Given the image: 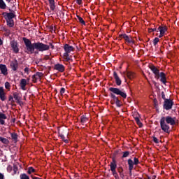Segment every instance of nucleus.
<instances>
[{
	"label": "nucleus",
	"mask_w": 179,
	"mask_h": 179,
	"mask_svg": "<svg viewBox=\"0 0 179 179\" xmlns=\"http://www.w3.org/2000/svg\"><path fill=\"white\" fill-rule=\"evenodd\" d=\"M13 96L16 101H19L22 99L20 94L17 92H13Z\"/></svg>",
	"instance_id": "27"
},
{
	"label": "nucleus",
	"mask_w": 179,
	"mask_h": 179,
	"mask_svg": "<svg viewBox=\"0 0 179 179\" xmlns=\"http://www.w3.org/2000/svg\"><path fill=\"white\" fill-rule=\"evenodd\" d=\"M13 98L14 97L12 95H10L8 98L9 101H11V103H14L15 100H13Z\"/></svg>",
	"instance_id": "45"
},
{
	"label": "nucleus",
	"mask_w": 179,
	"mask_h": 179,
	"mask_svg": "<svg viewBox=\"0 0 179 179\" xmlns=\"http://www.w3.org/2000/svg\"><path fill=\"white\" fill-rule=\"evenodd\" d=\"M2 15L3 16L5 20L14 19L15 16H16V15H15V13L13 12H10V13L3 12L2 13Z\"/></svg>",
	"instance_id": "9"
},
{
	"label": "nucleus",
	"mask_w": 179,
	"mask_h": 179,
	"mask_svg": "<svg viewBox=\"0 0 179 179\" xmlns=\"http://www.w3.org/2000/svg\"><path fill=\"white\" fill-rule=\"evenodd\" d=\"M134 120L137 124V125H138L139 128H142L143 127V124H142V122H141V120H139V117H135Z\"/></svg>",
	"instance_id": "28"
},
{
	"label": "nucleus",
	"mask_w": 179,
	"mask_h": 179,
	"mask_svg": "<svg viewBox=\"0 0 179 179\" xmlns=\"http://www.w3.org/2000/svg\"><path fill=\"white\" fill-rule=\"evenodd\" d=\"M6 22L8 27H13V26H15V21L13 20V19L6 20Z\"/></svg>",
	"instance_id": "23"
},
{
	"label": "nucleus",
	"mask_w": 179,
	"mask_h": 179,
	"mask_svg": "<svg viewBox=\"0 0 179 179\" xmlns=\"http://www.w3.org/2000/svg\"><path fill=\"white\" fill-rule=\"evenodd\" d=\"M7 170H8V171H12V166H8L7 167Z\"/></svg>",
	"instance_id": "51"
},
{
	"label": "nucleus",
	"mask_w": 179,
	"mask_h": 179,
	"mask_svg": "<svg viewBox=\"0 0 179 179\" xmlns=\"http://www.w3.org/2000/svg\"><path fill=\"white\" fill-rule=\"evenodd\" d=\"M113 78L115 80L117 86H121V85L122 84V81L121 80V78H120V76H118V74L115 71L113 72Z\"/></svg>",
	"instance_id": "12"
},
{
	"label": "nucleus",
	"mask_w": 179,
	"mask_h": 179,
	"mask_svg": "<svg viewBox=\"0 0 179 179\" xmlns=\"http://www.w3.org/2000/svg\"><path fill=\"white\" fill-rule=\"evenodd\" d=\"M31 173H36V169H34V168L31 166V167L28 168L27 173L31 174Z\"/></svg>",
	"instance_id": "35"
},
{
	"label": "nucleus",
	"mask_w": 179,
	"mask_h": 179,
	"mask_svg": "<svg viewBox=\"0 0 179 179\" xmlns=\"http://www.w3.org/2000/svg\"><path fill=\"white\" fill-rule=\"evenodd\" d=\"M126 75L128 79L130 80H132L136 78V74L133 71H127Z\"/></svg>",
	"instance_id": "17"
},
{
	"label": "nucleus",
	"mask_w": 179,
	"mask_h": 179,
	"mask_svg": "<svg viewBox=\"0 0 179 179\" xmlns=\"http://www.w3.org/2000/svg\"><path fill=\"white\" fill-rule=\"evenodd\" d=\"M0 142L3 143L4 145H9V140L2 136H0Z\"/></svg>",
	"instance_id": "29"
},
{
	"label": "nucleus",
	"mask_w": 179,
	"mask_h": 179,
	"mask_svg": "<svg viewBox=\"0 0 179 179\" xmlns=\"http://www.w3.org/2000/svg\"><path fill=\"white\" fill-rule=\"evenodd\" d=\"M173 106H174V101L170 99H165L163 104V108L164 110H166V111H169V110H171L173 108Z\"/></svg>",
	"instance_id": "6"
},
{
	"label": "nucleus",
	"mask_w": 179,
	"mask_h": 179,
	"mask_svg": "<svg viewBox=\"0 0 179 179\" xmlns=\"http://www.w3.org/2000/svg\"><path fill=\"white\" fill-rule=\"evenodd\" d=\"M80 121L82 124H85V122L87 121V117H86V115H82L80 117Z\"/></svg>",
	"instance_id": "32"
},
{
	"label": "nucleus",
	"mask_w": 179,
	"mask_h": 179,
	"mask_svg": "<svg viewBox=\"0 0 179 179\" xmlns=\"http://www.w3.org/2000/svg\"><path fill=\"white\" fill-rule=\"evenodd\" d=\"M109 92H110V97L112 99L111 104H116L117 107H121L122 104H121V101L117 96H120L122 99H127V92L124 89L110 87Z\"/></svg>",
	"instance_id": "2"
},
{
	"label": "nucleus",
	"mask_w": 179,
	"mask_h": 179,
	"mask_svg": "<svg viewBox=\"0 0 179 179\" xmlns=\"http://www.w3.org/2000/svg\"><path fill=\"white\" fill-rule=\"evenodd\" d=\"M6 2H8V3H9V2H10V0H6Z\"/></svg>",
	"instance_id": "59"
},
{
	"label": "nucleus",
	"mask_w": 179,
	"mask_h": 179,
	"mask_svg": "<svg viewBox=\"0 0 179 179\" xmlns=\"http://www.w3.org/2000/svg\"><path fill=\"white\" fill-rule=\"evenodd\" d=\"M119 38H124V34L119 35Z\"/></svg>",
	"instance_id": "54"
},
{
	"label": "nucleus",
	"mask_w": 179,
	"mask_h": 179,
	"mask_svg": "<svg viewBox=\"0 0 179 179\" xmlns=\"http://www.w3.org/2000/svg\"><path fill=\"white\" fill-rule=\"evenodd\" d=\"M11 139L15 143H16L18 141L19 136L15 132L10 133Z\"/></svg>",
	"instance_id": "19"
},
{
	"label": "nucleus",
	"mask_w": 179,
	"mask_h": 179,
	"mask_svg": "<svg viewBox=\"0 0 179 179\" xmlns=\"http://www.w3.org/2000/svg\"><path fill=\"white\" fill-rule=\"evenodd\" d=\"M54 69L58 71L59 72H64L65 71V66L61 64H57L54 66Z\"/></svg>",
	"instance_id": "14"
},
{
	"label": "nucleus",
	"mask_w": 179,
	"mask_h": 179,
	"mask_svg": "<svg viewBox=\"0 0 179 179\" xmlns=\"http://www.w3.org/2000/svg\"><path fill=\"white\" fill-rule=\"evenodd\" d=\"M163 36H164V34H162V32H160V34L159 35V38H162V37H163Z\"/></svg>",
	"instance_id": "53"
},
{
	"label": "nucleus",
	"mask_w": 179,
	"mask_h": 179,
	"mask_svg": "<svg viewBox=\"0 0 179 179\" xmlns=\"http://www.w3.org/2000/svg\"><path fill=\"white\" fill-rule=\"evenodd\" d=\"M49 45L50 46V48H52V50H54V45H52L51 43H49Z\"/></svg>",
	"instance_id": "52"
},
{
	"label": "nucleus",
	"mask_w": 179,
	"mask_h": 179,
	"mask_svg": "<svg viewBox=\"0 0 179 179\" xmlns=\"http://www.w3.org/2000/svg\"><path fill=\"white\" fill-rule=\"evenodd\" d=\"M0 179H5V175L0 172Z\"/></svg>",
	"instance_id": "49"
},
{
	"label": "nucleus",
	"mask_w": 179,
	"mask_h": 179,
	"mask_svg": "<svg viewBox=\"0 0 179 179\" xmlns=\"http://www.w3.org/2000/svg\"><path fill=\"white\" fill-rule=\"evenodd\" d=\"M5 94L3 87H0V99L1 101H5L6 100V96Z\"/></svg>",
	"instance_id": "15"
},
{
	"label": "nucleus",
	"mask_w": 179,
	"mask_h": 179,
	"mask_svg": "<svg viewBox=\"0 0 179 179\" xmlns=\"http://www.w3.org/2000/svg\"><path fill=\"white\" fill-rule=\"evenodd\" d=\"M36 76H38L40 79V78H43L44 76V74L41 72H36L35 73Z\"/></svg>",
	"instance_id": "39"
},
{
	"label": "nucleus",
	"mask_w": 179,
	"mask_h": 179,
	"mask_svg": "<svg viewBox=\"0 0 179 179\" xmlns=\"http://www.w3.org/2000/svg\"><path fill=\"white\" fill-rule=\"evenodd\" d=\"M152 141L153 142H155V143H159V140L155 137V136H153L152 137Z\"/></svg>",
	"instance_id": "46"
},
{
	"label": "nucleus",
	"mask_w": 179,
	"mask_h": 179,
	"mask_svg": "<svg viewBox=\"0 0 179 179\" xmlns=\"http://www.w3.org/2000/svg\"><path fill=\"white\" fill-rule=\"evenodd\" d=\"M24 73H25L27 75H29V71H30V69H29V67H25V69H24Z\"/></svg>",
	"instance_id": "42"
},
{
	"label": "nucleus",
	"mask_w": 179,
	"mask_h": 179,
	"mask_svg": "<svg viewBox=\"0 0 179 179\" xmlns=\"http://www.w3.org/2000/svg\"><path fill=\"white\" fill-rule=\"evenodd\" d=\"M77 18L78 19V22L80 23H81V24H83V26H86V22H85V20H83V18H82V17L79 16V15H76Z\"/></svg>",
	"instance_id": "30"
},
{
	"label": "nucleus",
	"mask_w": 179,
	"mask_h": 179,
	"mask_svg": "<svg viewBox=\"0 0 179 179\" xmlns=\"http://www.w3.org/2000/svg\"><path fill=\"white\" fill-rule=\"evenodd\" d=\"M155 178H152V179H155Z\"/></svg>",
	"instance_id": "61"
},
{
	"label": "nucleus",
	"mask_w": 179,
	"mask_h": 179,
	"mask_svg": "<svg viewBox=\"0 0 179 179\" xmlns=\"http://www.w3.org/2000/svg\"><path fill=\"white\" fill-rule=\"evenodd\" d=\"M10 45L15 54L19 53V43L17 41L13 40L10 42Z\"/></svg>",
	"instance_id": "7"
},
{
	"label": "nucleus",
	"mask_w": 179,
	"mask_h": 179,
	"mask_svg": "<svg viewBox=\"0 0 179 179\" xmlns=\"http://www.w3.org/2000/svg\"><path fill=\"white\" fill-rule=\"evenodd\" d=\"M10 68H11L12 71H17V69L19 68V62L17 59H14L10 62Z\"/></svg>",
	"instance_id": "10"
},
{
	"label": "nucleus",
	"mask_w": 179,
	"mask_h": 179,
	"mask_svg": "<svg viewBox=\"0 0 179 179\" xmlns=\"http://www.w3.org/2000/svg\"><path fill=\"white\" fill-rule=\"evenodd\" d=\"M159 39L158 37L155 38L153 40V45L155 46L157 45V43H159Z\"/></svg>",
	"instance_id": "38"
},
{
	"label": "nucleus",
	"mask_w": 179,
	"mask_h": 179,
	"mask_svg": "<svg viewBox=\"0 0 179 179\" xmlns=\"http://www.w3.org/2000/svg\"><path fill=\"white\" fill-rule=\"evenodd\" d=\"M16 103H17V104H19L20 106H23V102L20 100H19L18 101H16Z\"/></svg>",
	"instance_id": "50"
},
{
	"label": "nucleus",
	"mask_w": 179,
	"mask_h": 179,
	"mask_svg": "<svg viewBox=\"0 0 179 179\" xmlns=\"http://www.w3.org/2000/svg\"><path fill=\"white\" fill-rule=\"evenodd\" d=\"M161 96H162V99H163V100H164V101L166 100H169V99H166V93H164V92H162L161 93Z\"/></svg>",
	"instance_id": "40"
},
{
	"label": "nucleus",
	"mask_w": 179,
	"mask_h": 179,
	"mask_svg": "<svg viewBox=\"0 0 179 179\" xmlns=\"http://www.w3.org/2000/svg\"><path fill=\"white\" fill-rule=\"evenodd\" d=\"M10 13L13 12V13H15V11H13L12 9H9Z\"/></svg>",
	"instance_id": "57"
},
{
	"label": "nucleus",
	"mask_w": 179,
	"mask_h": 179,
	"mask_svg": "<svg viewBox=\"0 0 179 179\" xmlns=\"http://www.w3.org/2000/svg\"><path fill=\"white\" fill-rule=\"evenodd\" d=\"M5 88L7 89V90H10V83H9V82L5 83Z\"/></svg>",
	"instance_id": "37"
},
{
	"label": "nucleus",
	"mask_w": 179,
	"mask_h": 179,
	"mask_svg": "<svg viewBox=\"0 0 179 179\" xmlns=\"http://www.w3.org/2000/svg\"><path fill=\"white\" fill-rule=\"evenodd\" d=\"M76 3H78V5H83L82 0H76Z\"/></svg>",
	"instance_id": "47"
},
{
	"label": "nucleus",
	"mask_w": 179,
	"mask_h": 179,
	"mask_svg": "<svg viewBox=\"0 0 179 179\" xmlns=\"http://www.w3.org/2000/svg\"><path fill=\"white\" fill-rule=\"evenodd\" d=\"M22 41H24L25 45V52L27 54H38V52H43V51H48L50 50V45H45L41 42H36L31 43V41L27 38H22ZM36 50L37 51H36Z\"/></svg>",
	"instance_id": "1"
},
{
	"label": "nucleus",
	"mask_w": 179,
	"mask_h": 179,
	"mask_svg": "<svg viewBox=\"0 0 179 179\" xmlns=\"http://www.w3.org/2000/svg\"><path fill=\"white\" fill-rule=\"evenodd\" d=\"M122 153H123V155L122 156V159H124L125 157H128V156H129V155L131 154V152H129V151H124Z\"/></svg>",
	"instance_id": "34"
},
{
	"label": "nucleus",
	"mask_w": 179,
	"mask_h": 179,
	"mask_svg": "<svg viewBox=\"0 0 179 179\" xmlns=\"http://www.w3.org/2000/svg\"><path fill=\"white\" fill-rule=\"evenodd\" d=\"M133 163H134V166H138L139 164V163H141V162H139V159L137 157H134Z\"/></svg>",
	"instance_id": "36"
},
{
	"label": "nucleus",
	"mask_w": 179,
	"mask_h": 179,
	"mask_svg": "<svg viewBox=\"0 0 179 179\" xmlns=\"http://www.w3.org/2000/svg\"><path fill=\"white\" fill-rule=\"evenodd\" d=\"M149 68L152 71V73H154L155 79L159 80L160 70H159V69H157L155 65H150L149 66Z\"/></svg>",
	"instance_id": "8"
},
{
	"label": "nucleus",
	"mask_w": 179,
	"mask_h": 179,
	"mask_svg": "<svg viewBox=\"0 0 179 179\" xmlns=\"http://www.w3.org/2000/svg\"><path fill=\"white\" fill-rule=\"evenodd\" d=\"M65 52L63 54V58H64L65 61L66 62H69V61H73L71 57H69L70 52H72V51H75V48L70 45L68 43H66L63 47Z\"/></svg>",
	"instance_id": "4"
},
{
	"label": "nucleus",
	"mask_w": 179,
	"mask_h": 179,
	"mask_svg": "<svg viewBox=\"0 0 179 179\" xmlns=\"http://www.w3.org/2000/svg\"><path fill=\"white\" fill-rule=\"evenodd\" d=\"M50 3V10H55V1L48 0Z\"/></svg>",
	"instance_id": "24"
},
{
	"label": "nucleus",
	"mask_w": 179,
	"mask_h": 179,
	"mask_svg": "<svg viewBox=\"0 0 179 179\" xmlns=\"http://www.w3.org/2000/svg\"><path fill=\"white\" fill-rule=\"evenodd\" d=\"M2 44H3V41L2 39H1V38H0V45H2Z\"/></svg>",
	"instance_id": "55"
},
{
	"label": "nucleus",
	"mask_w": 179,
	"mask_h": 179,
	"mask_svg": "<svg viewBox=\"0 0 179 179\" xmlns=\"http://www.w3.org/2000/svg\"><path fill=\"white\" fill-rule=\"evenodd\" d=\"M127 163L129 165V175L132 176V170H134V166H135V164H134V161L131 159H129L127 160Z\"/></svg>",
	"instance_id": "13"
},
{
	"label": "nucleus",
	"mask_w": 179,
	"mask_h": 179,
	"mask_svg": "<svg viewBox=\"0 0 179 179\" xmlns=\"http://www.w3.org/2000/svg\"><path fill=\"white\" fill-rule=\"evenodd\" d=\"M147 179H152V178H151L150 177H149V176H148Z\"/></svg>",
	"instance_id": "60"
},
{
	"label": "nucleus",
	"mask_w": 179,
	"mask_h": 179,
	"mask_svg": "<svg viewBox=\"0 0 179 179\" xmlns=\"http://www.w3.org/2000/svg\"><path fill=\"white\" fill-rule=\"evenodd\" d=\"M158 79H160V82H162L164 85H166V83H167L166 73H164V72H161L158 74Z\"/></svg>",
	"instance_id": "11"
},
{
	"label": "nucleus",
	"mask_w": 179,
	"mask_h": 179,
	"mask_svg": "<svg viewBox=\"0 0 179 179\" xmlns=\"http://www.w3.org/2000/svg\"><path fill=\"white\" fill-rule=\"evenodd\" d=\"M158 31H159L162 34H165L166 31H167V27H166V26H159L158 27Z\"/></svg>",
	"instance_id": "21"
},
{
	"label": "nucleus",
	"mask_w": 179,
	"mask_h": 179,
	"mask_svg": "<svg viewBox=\"0 0 179 179\" xmlns=\"http://www.w3.org/2000/svg\"><path fill=\"white\" fill-rule=\"evenodd\" d=\"M17 166H13V176H15V174H16V173H17Z\"/></svg>",
	"instance_id": "44"
},
{
	"label": "nucleus",
	"mask_w": 179,
	"mask_h": 179,
	"mask_svg": "<svg viewBox=\"0 0 179 179\" xmlns=\"http://www.w3.org/2000/svg\"><path fill=\"white\" fill-rule=\"evenodd\" d=\"M1 30H3V31H6V32L9 31V29H6L5 27H1Z\"/></svg>",
	"instance_id": "48"
},
{
	"label": "nucleus",
	"mask_w": 179,
	"mask_h": 179,
	"mask_svg": "<svg viewBox=\"0 0 179 179\" xmlns=\"http://www.w3.org/2000/svg\"><path fill=\"white\" fill-rule=\"evenodd\" d=\"M131 44H135V41L132 40L131 38Z\"/></svg>",
	"instance_id": "56"
},
{
	"label": "nucleus",
	"mask_w": 179,
	"mask_h": 179,
	"mask_svg": "<svg viewBox=\"0 0 179 179\" xmlns=\"http://www.w3.org/2000/svg\"><path fill=\"white\" fill-rule=\"evenodd\" d=\"M38 79L39 78L37 76H36V74L32 76V82L34 83H37V80H38Z\"/></svg>",
	"instance_id": "33"
},
{
	"label": "nucleus",
	"mask_w": 179,
	"mask_h": 179,
	"mask_svg": "<svg viewBox=\"0 0 179 179\" xmlns=\"http://www.w3.org/2000/svg\"><path fill=\"white\" fill-rule=\"evenodd\" d=\"M123 38L125 40V41L127 43V44H131V42H132V38H129L127 34H123Z\"/></svg>",
	"instance_id": "22"
},
{
	"label": "nucleus",
	"mask_w": 179,
	"mask_h": 179,
	"mask_svg": "<svg viewBox=\"0 0 179 179\" xmlns=\"http://www.w3.org/2000/svg\"><path fill=\"white\" fill-rule=\"evenodd\" d=\"M50 30H54V27H50Z\"/></svg>",
	"instance_id": "58"
},
{
	"label": "nucleus",
	"mask_w": 179,
	"mask_h": 179,
	"mask_svg": "<svg viewBox=\"0 0 179 179\" xmlns=\"http://www.w3.org/2000/svg\"><path fill=\"white\" fill-rule=\"evenodd\" d=\"M6 118H8L6 117V115L0 112V124L1 125H5V120H6Z\"/></svg>",
	"instance_id": "18"
},
{
	"label": "nucleus",
	"mask_w": 179,
	"mask_h": 179,
	"mask_svg": "<svg viewBox=\"0 0 179 179\" xmlns=\"http://www.w3.org/2000/svg\"><path fill=\"white\" fill-rule=\"evenodd\" d=\"M6 8V3L3 0H0V9H5Z\"/></svg>",
	"instance_id": "31"
},
{
	"label": "nucleus",
	"mask_w": 179,
	"mask_h": 179,
	"mask_svg": "<svg viewBox=\"0 0 179 179\" xmlns=\"http://www.w3.org/2000/svg\"><path fill=\"white\" fill-rule=\"evenodd\" d=\"M110 171H112L113 176L115 178H118V173H117V161L115 160V157L112 158V162L110 164Z\"/></svg>",
	"instance_id": "5"
},
{
	"label": "nucleus",
	"mask_w": 179,
	"mask_h": 179,
	"mask_svg": "<svg viewBox=\"0 0 179 179\" xmlns=\"http://www.w3.org/2000/svg\"><path fill=\"white\" fill-rule=\"evenodd\" d=\"M160 127L162 131L166 134H170V125L174 127V125L178 124V120L176 117H171L170 115L162 117L159 120Z\"/></svg>",
	"instance_id": "3"
},
{
	"label": "nucleus",
	"mask_w": 179,
	"mask_h": 179,
	"mask_svg": "<svg viewBox=\"0 0 179 179\" xmlns=\"http://www.w3.org/2000/svg\"><path fill=\"white\" fill-rule=\"evenodd\" d=\"M117 171L120 173L121 178H124V177H125V176L124 175V169L122 168V166L117 167Z\"/></svg>",
	"instance_id": "25"
},
{
	"label": "nucleus",
	"mask_w": 179,
	"mask_h": 179,
	"mask_svg": "<svg viewBox=\"0 0 179 179\" xmlns=\"http://www.w3.org/2000/svg\"><path fill=\"white\" fill-rule=\"evenodd\" d=\"M0 71L3 75L6 76L8 75V68L5 64H0Z\"/></svg>",
	"instance_id": "16"
},
{
	"label": "nucleus",
	"mask_w": 179,
	"mask_h": 179,
	"mask_svg": "<svg viewBox=\"0 0 179 179\" xmlns=\"http://www.w3.org/2000/svg\"><path fill=\"white\" fill-rule=\"evenodd\" d=\"M57 134L64 143H69V141H68V139H65V136H64V134H62L59 131H58Z\"/></svg>",
	"instance_id": "26"
},
{
	"label": "nucleus",
	"mask_w": 179,
	"mask_h": 179,
	"mask_svg": "<svg viewBox=\"0 0 179 179\" xmlns=\"http://www.w3.org/2000/svg\"><path fill=\"white\" fill-rule=\"evenodd\" d=\"M148 31H149V33H152L153 31L159 32V30H158V29H156V28H150L148 29Z\"/></svg>",
	"instance_id": "41"
},
{
	"label": "nucleus",
	"mask_w": 179,
	"mask_h": 179,
	"mask_svg": "<svg viewBox=\"0 0 179 179\" xmlns=\"http://www.w3.org/2000/svg\"><path fill=\"white\" fill-rule=\"evenodd\" d=\"M65 88L64 87H62L61 89H60V94H61V96H64V94L65 93Z\"/></svg>",
	"instance_id": "43"
},
{
	"label": "nucleus",
	"mask_w": 179,
	"mask_h": 179,
	"mask_svg": "<svg viewBox=\"0 0 179 179\" xmlns=\"http://www.w3.org/2000/svg\"><path fill=\"white\" fill-rule=\"evenodd\" d=\"M27 85V80H26V79H22L20 80V87L22 90H26Z\"/></svg>",
	"instance_id": "20"
}]
</instances>
